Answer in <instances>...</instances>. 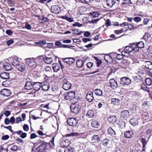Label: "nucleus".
Segmentation results:
<instances>
[{
    "label": "nucleus",
    "mask_w": 152,
    "mask_h": 152,
    "mask_svg": "<svg viewBox=\"0 0 152 152\" xmlns=\"http://www.w3.org/2000/svg\"><path fill=\"white\" fill-rule=\"evenodd\" d=\"M70 109L72 113L77 114L79 113L80 110V108L78 103L76 102L70 105Z\"/></svg>",
    "instance_id": "f257e3e1"
},
{
    "label": "nucleus",
    "mask_w": 152,
    "mask_h": 152,
    "mask_svg": "<svg viewBox=\"0 0 152 152\" xmlns=\"http://www.w3.org/2000/svg\"><path fill=\"white\" fill-rule=\"evenodd\" d=\"M135 46L134 44H133L131 46H126L124 49V53H129L133 50L136 52H138L139 50V49L137 48H135Z\"/></svg>",
    "instance_id": "f03ea898"
},
{
    "label": "nucleus",
    "mask_w": 152,
    "mask_h": 152,
    "mask_svg": "<svg viewBox=\"0 0 152 152\" xmlns=\"http://www.w3.org/2000/svg\"><path fill=\"white\" fill-rule=\"evenodd\" d=\"M131 83V80L129 78L124 77H122L120 79V83L123 86H125L129 85Z\"/></svg>",
    "instance_id": "7ed1b4c3"
},
{
    "label": "nucleus",
    "mask_w": 152,
    "mask_h": 152,
    "mask_svg": "<svg viewBox=\"0 0 152 152\" xmlns=\"http://www.w3.org/2000/svg\"><path fill=\"white\" fill-rule=\"evenodd\" d=\"M26 62L29 67L35 68L37 66V64L35 63V59L34 58H28L26 59Z\"/></svg>",
    "instance_id": "20e7f679"
},
{
    "label": "nucleus",
    "mask_w": 152,
    "mask_h": 152,
    "mask_svg": "<svg viewBox=\"0 0 152 152\" xmlns=\"http://www.w3.org/2000/svg\"><path fill=\"white\" fill-rule=\"evenodd\" d=\"M67 122V124L71 126H75L77 123V120L76 118H68Z\"/></svg>",
    "instance_id": "39448f33"
},
{
    "label": "nucleus",
    "mask_w": 152,
    "mask_h": 152,
    "mask_svg": "<svg viewBox=\"0 0 152 152\" xmlns=\"http://www.w3.org/2000/svg\"><path fill=\"white\" fill-rule=\"evenodd\" d=\"M10 59H11L10 61L12 64L15 67L20 63L19 58L17 57H14L10 58Z\"/></svg>",
    "instance_id": "423d86ee"
},
{
    "label": "nucleus",
    "mask_w": 152,
    "mask_h": 152,
    "mask_svg": "<svg viewBox=\"0 0 152 152\" xmlns=\"http://www.w3.org/2000/svg\"><path fill=\"white\" fill-rule=\"evenodd\" d=\"M0 93L1 95L7 97L10 95L11 92L10 90L8 89L3 88L1 90Z\"/></svg>",
    "instance_id": "0eeeda50"
},
{
    "label": "nucleus",
    "mask_w": 152,
    "mask_h": 152,
    "mask_svg": "<svg viewBox=\"0 0 152 152\" xmlns=\"http://www.w3.org/2000/svg\"><path fill=\"white\" fill-rule=\"evenodd\" d=\"M70 144V142L69 140L67 139H63L61 140L60 143L61 147L62 148H64L65 147H68Z\"/></svg>",
    "instance_id": "6e6552de"
},
{
    "label": "nucleus",
    "mask_w": 152,
    "mask_h": 152,
    "mask_svg": "<svg viewBox=\"0 0 152 152\" xmlns=\"http://www.w3.org/2000/svg\"><path fill=\"white\" fill-rule=\"evenodd\" d=\"M63 62L69 64H71L75 61V59L72 58H62Z\"/></svg>",
    "instance_id": "1a4fd4ad"
},
{
    "label": "nucleus",
    "mask_w": 152,
    "mask_h": 152,
    "mask_svg": "<svg viewBox=\"0 0 152 152\" xmlns=\"http://www.w3.org/2000/svg\"><path fill=\"white\" fill-rule=\"evenodd\" d=\"M51 10L53 12L56 14H58L60 12V9L58 5H56L52 6Z\"/></svg>",
    "instance_id": "9d476101"
},
{
    "label": "nucleus",
    "mask_w": 152,
    "mask_h": 152,
    "mask_svg": "<svg viewBox=\"0 0 152 152\" xmlns=\"http://www.w3.org/2000/svg\"><path fill=\"white\" fill-rule=\"evenodd\" d=\"M86 99L89 102H92L94 99L93 94L92 92L90 91L88 92L86 96Z\"/></svg>",
    "instance_id": "9b49d317"
},
{
    "label": "nucleus",
    "mask_w": 152,
    "mask_h": 152,
    "mask_svg": "<svg viewBox=\"0 0 152 152\" xmlns=\"http://www.w3.org/2000/svg\"><path fill=\"white\" fill-rule=\"evenodd\" d=\"M110 86L113 89L116 88L118 86L116 82L114 79H110L109 81Z\"/></svg>",
    "instance_id": "f8f14e48"
},
{
    "label": "nucleus",
    "mask_w": 152,
    "mask_h": 152,
    "mask_svg": "<svg viewBox=\"0 0 152 152\" xmlns=\"http://www.w3.org/2000/svg\"><path fill=\"white\" fill-rule=\"evenodd\" d=\"M16 67L20 71L23 72L26 68V66L24 63H20Z\"/></svg>",
    "instance_id": "ddd939ff"
},
{
    "label": "nucleus",
    "mask_w": 152,
    "mask_h": 152,
    "mask_svg": "<svg viewBox=\"0 0 152 152\" xmlns=\"http://www.w3.org/2000/svg\"><path fill=\"white\" fill-rule=\"evenodd\" d=\"M138 119L137 117L133 118L130 120V122L131 124L134 126L137 125L138 124Z\"/></svg>",
    "instance_id": "4468645a"
},
{
    "label": "nucleus",
    "mask_w": 152,
    "mask_h": 152,
    "mask_svg": "<svg viewBox=\"0 0 152 152\" xmlns=\"http://www.w3.org/2000/svg\"><path fill=\"white\" fill-rule=\"evenodd\" d=\"M46 147V144L44 143L39 145L38 147V148L36 149V150L37 151H38V152H42L44 151Z\"/></svg>",
    "instance_id": "2eb2a0df"
},
{
    "label": "nucleus",
    "mask_w": 152,
    "mask_h": 152,
    "mask_svg": "<svg viewBox=\"0 0 152 152\" xmlns=\"http://www.w3.org/2000/svg\"><path fill=\"white\" fill-rule=\"evenodd\" d=\"M42 83L39 82H36L34 83L33 85L34 89L36 91H37L39 90L41 87Z\"/></svg>",
    "instance_id": "dca6fc26"
},
{
    "label": "nucleus",
    "mask_w": 152,
    "mask_h": 152,
    "mask_svg": "<svg viewBox=\"0 0 152 152\" xmlns=\"http://www.w3.org/2000/svg\"><path fill=\"white\" fill-rule=\"evenodd\" d=\"M71 83L69 82H67L63 84L62 87L64 89L68 90L71 88Z\"/></svg>",
    "instance_id": "f3484780"
},
{
    "label": "nucleus",
    "mask_w": 152,
    "mask_h": 152,
    "mask_svg": "<svg viewBox=\"0 0 152 152\" xmlns=\"http://www.w3.org/2000/svg\"><path fill=\"white\" fill-rule=\"evenodd\" d=\"M33 84L31 82H26L25 86V88L27 90H31L33 87Z\"/></svg>",
    "instance_id": "a211bd4d"
},
{
    "label": "nucleus",
    "mask_w": 152,
    "mask_h": 152,
    "mask_svg": "<svg viewBox=\"0 0 152 152\" xmlns=\"http://www.w3.org/2000/svg\"><path fill=\"white\" fill-rule=\"evenodd\" d=\"M42 88L43 90L45 91H47L50 88V86L49 83L47 82L43 83L42 84Z\"/></svg>",
    "instance_id": "6ab92c4d"
},
{
    "label": "nucleus",
    "mask_w": 152,
    "mask_h": 152,
    "mask_svg": "<svg viewBox=\"0 0 152 152\" xmlns=\"http://www.w3.org/2000/svg\"><path fill=\"white\" fill-rule=\"evenodd\" d=\"M0 77L3 79H8L9 78V74L8 73L6 72L1 73Z\"/></svg>",
    "instance_id": "aec40b11"
},
{
    "label": "nucleus",
    "mask_w": 152,
    "mask_h": 152,
    "mask_svg": "<svg viewBox=\"0 0 152 152\" xmlns=\"http://www.w3.org/2000/svg\"><path fill=\"white\" fill-rule=\"evenodd\" d=\"M133 133L132 130H129L126 132L124 133V136L126 137L130 138L133 136Z\"/></svg>",
    "instance_id": "412c9836"
},
{
    "label": "nucleus",
    "mask_w": 152,
    "mask_h": 152,
    "mask_svg": "<svg viewBox=\"0 0 152 152\" xmlns=\"http://www.w3.org/2000/svg\"><path fill=\"white\" fill-rule=\"evenodd\" d=\"M134 45L136 46L135 48H137L139 50V48H143L144 46V43L142 41L138 42L136 44H134Z\"/></svg>",
    "instance_id": "4be33fe9"
},
{
    "label": "nucleus",
    "mask_w": 152,
    "mask_h": 152,
    "mask_svg": "<svg viewBox=\"0 0 152 152\" xmlns=\"http://www.w3.org/2000/svg\"><path fill=\"white\" fill-rule=\"evenodd\" d=\"M116 3L115 0H107V5L110 7H112Z\"/></svg>",
    "instance_id": "5701e85b"
},
{
    "label": "nucleus",
    "mask_w": 152,
    "mask_h": 152,
    "mask_svg": "<svg viewBox=\"0 0 152 152\" xmlns=\"http://www.w3.org/2000/svg\"><path fill=\"white\" fill-rule=\"evenodd\" d=\"M4 69L6 71H10L11 69L12 66L8 63H5L4 65Z\"/></svg>",
    "instance_id": "b1692460"
},
{
    "label": "nucleus",
    "mask_w": 152,
    "mask_h": 152,
    "mask_svg": "<svg viewBox=\"0 0 152 152\" xmlns=\"http://www.w3.org/2000/svg\"><path fill=\"white\" fill-rule=\"evenodd\" d=\"M145 66L150 70H152V63L149 61H146L145 62Z\"/></svg>",
    "instance_id": "393cba45"
},
{
    "label": "nucleus",
    "mask_w": 152,
    "mask_h": 152,
    "mask_svg": "<svg viewBox=\"0 0 152 152\" xmlns=\"http://www.w3.org/2000/svg\"><path fill=\"white\" fill-rule=\"evenodd\" d=\"M120 102V100L118 99L113 98L111 99V103L113 104L118 105Z\"/></svg>",
    "instance_id": "a878e982"
},
{
    "label": "nucleus",
    "mask_w": 152,
    "mask_h": 152,
    "mask_svg": "<svg viewBox=\"0 0 152 152\" xmlns=\"http://www.w3.org/2000/svg\"><path fill=\"white\" fill-rule=\"evenodd\" d=\"M121 115L124 117H128L130 114L128 110H125L121 112Z\"/></svg>",
    "instance_id": "bb28decb"
},
{
    "label": "nucleus",
    "mask_w": 152,
    "mask_h": 152,
    "mask_svg": "<svg viewBox=\"0 0 152 152\" xmlns=\"http://www.w3.org/2000/svg\"><path fill=\"white\" fill-rule=\"evenodd\" d=\"M43 60L47 64H50L53 61V59L51 57H45L44 58Z\"/></svg>",
    "instance_id": "cd10ccee"
},
{
    "label": "nucleus",
    "mask_w": 152,
    "mask_h": 152,
    "mask_svg": "<svg viewBox=\"0 0 152 152\" xmlns=\"http://www.w3.org/2000/svg\"><path fill=\"white\" fill-rule=\"evenodd\" d=\"M76 64L78 68H80L83 66V61L80 59L78 60L76 62Z\"/></svg>",
    "instance_id": "c85d7f7f"
},
{
    "label": "nucleus",
    "mask_w": 152,
    "mask_h": 152,
    "mask_svg": "<svg viewBox=\"0 0 152 152\" xmlns=\"http://www.w3.org/2000/svg\"><path fill=\"white\" fill-rule=\"evenodd\" d=\"M53 68L55 72H57L60 69V66L58 64H53Z\"/></svg>",
    "instance_id": "c756f323"
},
{
    "label": "nucleus",
    "mask_w": 152,
    "mask_h": 152,
    "mask_svg": "<svg viewBox=\"0 0 152 152\" xmlns=\"http://www.w3.org/2000/svg\"><path fill=\"white\" fill-rule=\"evenodd\" d=\"M94 111L92 110H90L88 111L86 114V116L88 117L91 118L94 116Z\"/></svg>",
    "instance_id": "7c9ffc66"
},
{
    "label": "nucleus",
    "mask_w": 152,
    "mask_h": 152,
    "mask_svg": "<svg viewBox=\"0 0 152 152\" xmlns=\"http://www.w3.org/2000/svg\"><path fill=\"white\" fill-rule=\"evenodd\" d=\"M36 44L38 45V46H41L46 45V42L45 40H42L38 42H36Z\"/></svg>",
    "instance_id": "2f4dec72"
},
{
    "label": "nucleus",
    "mask_w": 152,
    "mask_h": 152,
    "mask_svg": "<svg viewBox=\"0 0 152 152\" xmlns=\"http://www.w3.org/2000/svg\"><path fill=\"white\" fill-rule=\"evenodd\" d=\"M140 110V107L138 106H135L131 108V110L135 113L136 112Z\"/></svg>",
    "instance_id": "473e14b6"
},
{
    "label": "nucleus",
    "mask_w": 152,
    "mask_h": 152,
    "mask_svg": "<svg viewBox=\"0 0 152 152\" xmlns=\"http://www.w3.org/2000/svg\"><path fill=\"white\" fill-rule=\"evenodd\" d=\"M141 88L142 90H145L147 92H149L150 91V90L149 88L144 84H142L141 85Z\"/></svg>",
    "instance_id": "72a5a7b5"
},
{
    "label": "nucleus",
    "mask_w": 152,
    "mask_h": 152,
    "mask_svg": "<svg viewBox=\"0 0 152 152\" xmlns=\"http://www.w3.org/2000/svg\"><path fill=\"white\" fill-rule=\"evenodd\" d=\"M67 93L71 99L74 98L75 96V91H71L70 92Z\"/></svg>",
    "instance_id": "f704fd0d"
},
{
    "label": "nucleus",
    "mask_w": 152,
    "mask_h": 152,
    "mask_svg": "<svg viewBox=\"0 0 152 152\" xmlns=\"http://www.w3.org/2000/svg\"><path fill=\"white\" fill-rule=\"evenodd\" d=\"M74 149L69 147L66 148L64 152H74Z\"/></svg>",
    "instance_id": "c9c22d12"
},
{
    "label": "nucleus",
    "mask_w": 152,
    "mask_h": 152,
    "mask_svg": "<svg viewBox=\"0 0 152 152\" xmlns=\"http://www.w3.org/2000/svg\"><path fill=\"white\" fill-rule=\"evenodd\" d=\"M108 132L109 134L112 135H114L115 134V131L111 128H109L108 129Z\"/></svg>",
    "instance_id": "e433bc0d"
},
{
    "label": "nucleus",
    "mask_w": 152,
    "mask_h": 152,
    "mask_svg": "<svg viewBox=\"0 0 152 152\" xmlns=\"http://www.w3.org/2000/svg\"><path fill=\"white\" fill-rule=\"evenodd\" d=\"M96 95L99 96H102V91L99 89H96Z\"/></svg>",
    "instance_id": "4c0bfd02"
},
{
    "label": "nucleus",
    "mask_w": 152,
    "mask_h": 152,
    "mask_svg": "<svg viewBox=\"0 0 152 152\" xmlns=\"http://www.w3.org/2000/svg\"><path fill=\"white\" fill-rule=\"evenodd\" d=\"M145 83L148 86H150L152 83V80L151 78H147L145 80Z\"/></svg>",
    "instance_id": "58836bf2"
},
{
    "label": "nucleus",
    "mask_w": 152,
    "mask_h": 152,
    "mask_svg": "<svg viewBox=\"0 0 152 152\" xmlns=\"http://www.w3.org/2000/svg\"><path fill=\"white\" fill-rule=\"evenodd\" d=\"M96 64L97 66L99 67L100 66L101 64L102 63V60L99 59V58L96 57Z\"/></svg>",
    "instance_id": "ea45409f"
},
{
    "label": "nucleus",
    "mask_w": 152,
    "mask_h": 152,
    "mask_svg": "<svg viewBox=\"0 0 152 152\" xmlns=\"http://www.w3.org/2000/svg\"><path fill=\"white\" fill-rule=\"evenodd\" d=\"M10 146H12L10 149L12 151H16L18 149V146L16 145L11 144Z\"/></svg>",
    "instance_id": "a19ab883"
},
{
    "label": "nucleus",
    "mask_w": 152,
    "mask_h": 152,
    "mask_svg": "<svg viewBox=\"0 0 152 152\" xmlns=\"http://www.w3.org/2000/svg\"><path fill=\"white\" fill-rule=\"evenodd\" d=\"M109 140L106 138L102 142V144L104 146H107L109 142Z\"/></svg>",
    "instance_id": "79ce46f5"
},
{
    "label": "nucleus",
    "mask_w": 152,
    "mask_h": 152,
    "mask_svg": "<svg viewBox=\"0 0 152 152\" xmlns=\"http://www.w3.org/2000/svg\"><path fill=\"white\" fill-rule=\"evenodd\" d=\"M104 58L105 60L107 62L110 60L112 58L111 56L110 55H105Z\"/></svg>",
    "instance_id": "37998d69"
},
{
    "label": "nucleus",
    "mask_w": 152,
    "mask_h": 152,
    "mask_svg": "<svg viewBox=\"0 0 152 152\" xmlns=\"http://www.w3.org/2000/svg\"><path fill=\"white\" fill-rule=\"evenodd\" d=\"M5 1H7L10 6H14L15 3L13 1L11 0H5Z\"/></svg>",
    "instance_id": "c03bdc74"
},
{
    "label": "nucleus",
    "mask_w": 152,
    "mask_h": 152,
    "mask_svg": "<svg viewBox=\"0 0 152 152\" xmlns=\"http://www.w3.org/2000/svg\"><path fill=\"white\" fill-rule=\"evenodd\" d=\"M150 34L149 33H145L143 37V38L145 40H147L150 37Z\"/></svg>",
    "instance_id": "a18cd8bd"
},
{
    "label": "nucleus",
    "mask_w": 152,
    "mask_h": 152,
    "mask_svg": "<svg viewBox=\"0 0 152 152\" xmlns=\"http://www.w3.org/2000/svg\"><path fill=\"white\" fill-rule=\"evenodd\" d=\"M69 96V95H68L67 93L65 94H64V97L65 100H71Z\"/></svg>",
    "instance_id": "49530a36"
},
{
    "label": "nucleus",
    "mask_w": 152,
    "mask_h": 152,
    "mask_svg": "<svg viewBox=\"0 0 152 152\" xmlns=\"http://www.w3.org/2000/svg\"><path fill=\"white\" fill-rule=\"evenodd\" d=\"M72 33L73 34H75L78 35L81 34L80 32L77 29H74L72 31Z\"/></svg>",
    "instance_id": "de8ad7c7"
},
{
    "label": "nucleus",
    "mask_w": 152,
    "mask_h": 152,
    "mask_svg": "<svg viewBox=\"0 0 152 152\" xmlns=\"http://www.w3.org/2000/svg\"><path fill=\"white\" fill-rule=\"evenodd\" d=\"M109 120L110 121L115 122L116 121V118L114 116L110 117L109 118Z\"/></svg>",
    "instance_id": "09e8293b"
},
{
    "label": "nucleus",
    "mask_w": 152,
    "mask_h": 152,
    "mask_svg": "<svg viewBox=\"0 0 152 152\" xmlns=\"http://www.w3.org/2000/svg\"><path fill=\"white\" fill-rule=\"evenodd\" d=\"M54 137H53L52 138V140L50 141L49 142L50 145L51 147H52L54 146Z\"/></svg>",
    "instance_id": "8fccbe9b"
},
{
    "label": "nucleus",
    "mask_w": 152,
    "mask_h": 152,
    "mask_svg": "<svg viewBox=\"0 0 152 152\" xmlns=\"http://www.w3.org/2000/svg\"><path fill=\"white\" fill-rule=\"evenodd\" d=\"M141 20V18L139 17H136L134 18V21L136 22H138Z\"/></svg>",
    "instance_id": "3c124183"
},
{
    "label": "nucleus",
    "mask_w": 152,
    "mask_h": 152,
    "mask_svg": "<svg viewBox=\"0 0 152 152\" xmlns=\"http://www.w3.org/2000/svg\"><path fill=\"white\" fill-rule=\"evenodd\" d=\"M73 26H77L79 27H81L82 26V24H80L79 22H76L75 23L73 24Z\"/></svg>",
    "instance_id": "603ef678"
},
{
    "label": "nucleus",
    "mask_w": 152,
    "mask_h": 152,
    "mask_svg": "<svg viewBox=\"0 0 152 152\" xmlns=\"http://www.w3.org/2000/svg\"><path fill=\"white\" fill-rule=\"evenodd\" d=\"M124 1L122 3L123 5H124L127 4H129V3L131 4L132 3L131 2V0H123Z\"/></svg>",
    "instance_id": "864d4df0"
},
{
    "label": "nucleus",
    "mask_w": 152,
    "mask_h": 152,
    "mask_svg": "<svg viewBox=\"0 0 152 152\" xmlns=\"http://www.w3.org/2000/svg\"><path fill=\"white\" fill-rule=\"evenodd\" d=\"M147 51L149 53L152 54V46H150L148 47L147 49Z\"/></svg>",
    "instance_id": "5fc2aeb1"
},
{
    "label": "nucleus",
    "mask_w": 152,
    "mask_h": 152,
    "mask_svg": "<svg viewBox=\"0 0 152 152\" xmlns=\"http://www.w3.org/2000/svg\"><path fill=\"white\" fill-rule=\"evenodd\" d=\"M121 126H120L121 129H123L125 128V122L124 121H121L120 123Z\"/></svg>",
    "instance_id": "6e6d98bb"
},
{
    "label": "nucleus",
    "mask_w": 152,
    "mask_h": 152,
    "mask_svg": "<svg viewBox=\"0 0 152 152\" xmlns=\"http://www.w3.org/2000/svg\"><path fill=\"white\" fill-rule=\"evenodd\" d=\"M53 45L54 44L52 43H47L46 47L48 48H51L53 47Z\"/></svg>",
    "instance_id": "4d7b16f0"
},
{
    "label": "nucleus",
    "mask_w": 152,
    "mask_h": 152,
    "mask_svg": "<svg viewBox=\"0 0 152 152\" xmlns=\"http://www.w3.org/2000/svg\"><path fill=\"white\" fill-rule=\"evenodd\" d=\"M52 0H40L39 2L40 3L43 4L47 2V3H49Z\"/></svg>",
    "instance_id": "13d9d810"
},
{
    "label": "nucleus",
    "mask_w": 152,
    "mask_h": 152,
    "mask_svg": "<svg viewBox=\"0 0 152 152\" xmlns=\"http://www.w3.org/2000/svg\"><path fill=\"white\" fill-rule=\"evenodd\" d=\"M14 41L12 39L7 41V44L8 46H10L11 44L13 43Z\"/></svg>",
    "instance_id": "bf43d9fd"
},
{
    "label": "nucleus",
    "mask_w": 152,
    "mask_h": 152,
    "mask_svg": "<svg viewBox=\"0 0 152 152\" xmlns=\"http://www.w3.org/2000/svg\"><path fill=\"white\" fill-rule=\"evenodd\" d=\"M141 141L143 147H145L146 144V140L144 138H142Z\"/></svg>",
    "instance_id": "052dcab7"
},
{
    "label": "nucleus",
    "mask_w": 152,
    "mask_h": 152,
    "mask_svg": "<svg viewBox=\"0 0 152 152\" xmlns=\"http://www.w3.org/2000/svg\"><path fill=\"white\" fill-rule=\"evenodd\" d=\"M23 129L26 131H28L29 129V127L27 124H24L23 127Z\"/></svg>",
    "instance_id": "680f3d73"
},
{
    "label": "nucleus",
    "mask_w": 152,
    "mask_h": 152,
    "mask_svg": "<svg viewBox=\"0 0 152 152\" xmlns=\"http://www.w3.org/2000/svg\"><path fill=\"white\" fill-rule=\"evenodd\" d=\"M91 39L90 38H83L82 39V41L84 42H86L88 41H90Z\"/></svg>",
    "instance_id": "e2e57ef3"
},
{
    "label": "nucleus",
    "mask_w": 152,
    "mask_h": 152,
    "mask_svg": "<svg viewBox=\"0 0 152 152\" xmlns=\"http://www.w3.org/2000/svg\"><path fill=\"white\" fill-rule=\"evenodd\" d=\"M123 31V29H121V30H116L115 31V33L116 34H119L122 33Z\"/></svg>",
    "instance_id": "0e129e2a"
},
{
    "label": "nucleus",
    "mask_w": 152,
    "mask_h": 152,
    "mask_svg": "<svg viewBox=\"0 0 152 152\" xmlns=\"http://www.w3.org/2000/svg\"><path fill=\"white\" fill-rule=\"evenodd\" d=\"M9 138V136L8 135L3 136L1 137V139L3 140H6Z\"/></svg>",
    "instance_id": "69168bd1"
},
{
    "label": "nucleus",
    "mask_w": 152,
    "mask_h": 152,
    "mask_svg": "<svg viewBox=\"0 0 152 152\" xmlns=\"http://www.w3.org/2000/svg\"><path fill=\"white\" fill-rule=\"evenodd\" d=\"M6 33L9 35H11L12 34V32L10 30H8L6 31Z\"/></svg>",
    "instance_id": "338daca9"
},
{
    "label": "nucleus",
    "mask_w": 152,
    "mask_h": 152,
    "mask_svg": "<svg viewBox=\"0 0 152 152\" xmlns=\"http://www.w3.org/2000/svg\"><path fill=\"white\" fill-rule=\"evenodd\" d=\"M90 34L91 33L88 31L85 32L84 34V35L86 37H89Z\"/></svg>",
    "instance_id": "774afa93"
}]
</instances>
